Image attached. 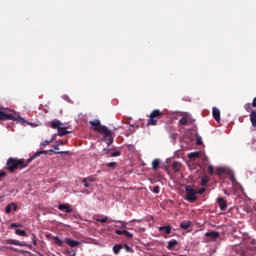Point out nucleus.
<instances>
[{
	"mask_svg": "<svg viewBox=\"0 0 256 256\" xmlns=\"http://www.w3.org/2000/svg\"><path fill=\"white\" fill-rule=\"evenodd\" d=\"M47 153H49L47 150L37 151L27 160L10 157L6 162V169L10 173H14V171H17V169H25V167H28L29 163H31L34 159H37V157H40V155H47Z\"/></svg>",
	"mask_w": 256,
	"mask_h": 256,
	"instance_id": "1",
	"label": "nucleus"
},
{
	"mask_svg": "<svg viewBox=\"0 0 256 256\" xmlns=\"http://www.w3.org/2000/svg\"><path fill=\"white\" fill-rule=\"evenodd\" d=\"M0 121H16V123H21V125H25V123H27V120L23 117L9 114L5 110H0Z\"/></svg>",
	"mask_w": 256,
	"mask_h": 256,
	"instance_id": "2",
	"label": "nucleus"
},
{
	"mask_svg": "<svg viewBox=\"0 0 256 256\" xmlns=\"http://www.w3.org/2000/svg\"><path fill=\"white\" fill-rule=\"evenodd\" d=\"M89 123L93 127L94 131H97L98 133L105 135V137H110V135H112L111 130H109L107 126L101 125V121L93 120V121H90Z\"/></svg>",
	"mask_w": 256,
	"mask_h": 256,
	"instance_id": "3",
	"label": "nucleus"
},
{
	"mask_svg": "<svg viewBox=\"0 0 256 256\" xmlns=\"http://www.w3.org/2000/svg\"><path fill=\"white\" fill-rule=\"evenodd\" d=\"M162 117L163 112L159 109H154L149 115V119L147 120V126L155 127L159 119H161Z\"/></svg>",
	"mask_w": 256,
	"mask_h": 256,
	"instance_id": "4",
	"label": "nucleus"
},
{
	"mask_svg": "<svg viewBox=\"0 0 256 256\" xmlns=\"http://www.w3.org/2000/svg\"><path fill=\"white\" fill-rule=\"evenodd\" d=\"M185 191H186L185 200L189 201V203H195V201H197L196 190L193 189V187H191V186H186Z\"/></svg>",
	"mask_w": 256,
	"mask_h": 256,
	"instance_id": "5",
	"label": "nucleus"
},
{
	"mask_svg": "<svg viewBox=\"0 0 256 256\" xmlns=\"http://www.w3.org/2000/svg\"><path fill=\"white\" fill-rule=\"evenodd\" d=\"M7 245H17L18 247H28L31 249V244H27L26 242H21L19 240H13V239H8L6 240Z\"/></svg>",
	"mask_w": 256,
	"mask_h": 256,
	"instance_id": "6",
	"label": "nucleus"
},
{
	"mask_svg": "<svg viewBox=\"0 0 256 256\" xmlns=\"http://www.w3.org/2000/svg\"><path fill=\"white\" fill-rule=\"evenodd\" d=\"M218 207L220 211H227V200L223 197L217 198Z\"/></svg>",
	"mask_w": 256,
	"mask_h": 256,
	"instance_id": "7",
	"label": "nucleus"
},
{
	"mask_svg": "<svg viewBox=\"0 0 256 256\" xmlns=\"http://www.w3.org/2000/svg\"><path fill=\"white\" fill-rule=\"evenodd\" d=\"M212 115H213V118L215 119V121H217V123H219V121H221V111L219 110V108L214 107L212 109Z\"/></svg>",
	"mask_w": 256,
	"mask_h": 256,
	"instance_id": "8",
	"label": "nucleus"
},
{
	"mask_svg": "<svg viewBox=\"0 0 256 256\" xmlns=\"http://www.w3.org/2000/svg\"><path fill=\"white\" fill-rule=\"evenodd\" d=\"M58 209L59 211H64V213H73V210L71 209V205L69 204H59Z\"/></svg>",
	"mask_w": 256,
	"mask_h": 256,
	"instance_id": "9",
	"label": "nucleus"
},
{
	"mask_svg": "<svg viewBox=\"0 0 256 256\" xmlns=\"http://www.w3.org/2000/svg\"><path fill=\"white\" fill-rule=\"evenodd\" d=\"M219 235L220 234L217 231H210V232L205 233V237H208L212 241H215V240L219 239Z\"/></svg>",
	"mask_w": 256,
	"mask_h": 256,
	"instance_id": "10",
	"label": "nucleus"
},
{
	"mask_svg": "<svg viewBox=\"0 0 256 256\" xmlns=\"http://www.w3.org/2000/svg\"><path fill=\"white\" fill-rule=\"evenodd\" d=\"M64 242L68 244L69 247H78V245H81V242L73 240L71 238H65Z\"/></svg>",
	"mask_w": 256,
	"mask_h": 256,
	"instance_id": "11",
	"label": "nucleus"
},
{
	"mask_svg": "<svg viewBox=\"0 0 256 256\" xmlns=\"http://www.w3.org/2000/svg\"><path fill=\"white\" fill-rule=\"evenodd\" d=\"M17 209H18L17 203L12 202L6 206L5 213L9 214L11 213V211H17Z\"/></svg>",
	"mask_w": 256,
	"mask_h": 256,
	"instance_id": "12",
	"label": "nucleus"
},
{
	"mask_svg": "<svg viewBox=\"0 0 256 256\" xmlns=\"http://www.w3.org/2000/svg\"><path fill=\"white\" fill-rule=\"evenodd\" d=\"M95 220L97 221V223H107V221H108V223H116L117 222V220H113V219L109 220V217H107V216H104L101 219L96 218Z\"/></svg>",
	"mask_w": 256,
	"mask_h": 256,
	"instance_id": "13",
	"label": "nucleus"
},
{
	"mask_svg": "<svg viewBox=\"0 0 256 256\" xmlns=\"http://www.w3.org/2000/svg\"><path fill=\"white\" fill-rule=\"evenodd\" d=\"M177 245H179V242L177 240H170L168 242L167 249L169 251H173V249H175V247H177Z\"/></svg>",
	"mask_w": 256,
	"mask_h": 256,
	"instance_id": "14",
	"label": "nucleus"
},
{
	"mask_svg": "<svg viewBox=\"0 0 256 256\" xmlns=\"http://www.w3.org/2000/svg\"><path fill=\"white\" fill-rule=\"evenodd\" d=\"M69 131H67V127H58V135L60 137H65V135H69Z\"/></svg>",
	"mask_w": 256,
	"mask_h": 256,
	"instance_id": "15",
	"label": "nucleus"
},
{
	"mask_svg": "<svg viewBox=\"0 0 256 256\" xmlns=\"http://www.w3.org/2000/svg\"><path fill=\"white\" fill-rule=\"evenodd\" d=\"M250 122H251L252 127H256V110L251 111Z\"/></svg>",
	"mask_w": 256,
	"mask_h": 256,
	"instance_id": "16",
	"label": "nucleus"
},
{
	"mask_svg": "<svg viewBox=\"0 0 256 256\" xmlns=\"http://www.w3.org/2000/svg\"><path fill=\"white\" fill-rule=\"evenodd\" d=\"M158 230L166 235H171V226H160Z\"/></svg>",
	"mask_w": 256,
	"mask_h": 256,
	"instance_id": "17",
	"label": "nucleus"
},
{
	"mask_svg": "<svg viewBox=\"0 0 256 256\" xmlns=\"http://www.w3.org/2000/svg\"><path fill=\"white\" fill-rule=\"evenodd\" d=\"M61 125H63V123H61V121L59 120L50 122V127H52V129H57V131L59 130V127H61Z\"/></svg>",
	"mask_w": 256,
	"mask_h": 256,
	"instance_id": "18",
	"label": "nucleus"
},
{
	"mask_svg": "<svg viewBox=\"0 0 256 256\" xmlns=\"http://www.w3.org/2000/svg\"><path fill=\"white\" fill-rule=\"evenodd\" d=\"M121 249H123V244H116L113 246V253L115 255H119V253L121 252Z\"/></svg>",
	"mask_w": 256,
	"mask_h": 256,
	"instance_id": "19",
	"label": "nucleus"
},
{
	"mask_svg": "<svg viewBox=\"0 0 256 256\" xmlns=\"http://www.w3.org/2000/svg\"><path fill=\"white\" fill-rule=\"evenodd\" d=\"M160 165H161V160L154 159L153 162H152V169H153V171H157V169H159Z\"/></svg>",
	"mask_w": 256,
	"mask_h": 256,
	"instance_id": "20",
	"label": "nucleus"
},
{
	"mask_svg": "<svg viewBox=\"0 0 256 256\" xmlns=\"http://www.w3.org/2000/svg\"><path fill=\"white\" fill-rule=\"evenodd\" d=\"M172 169L175 171V173H179V171H181V163L173 162Z\"/></svg>",
	"mask_w": 256,
	"mask_h": 256,
	"instance_id": "21",
	"label": "nucleus"
},
{
	"mask_svg": "<svg viewBox=\"0 0 256 256\" xmlns=\"http://www.w3.org/2000/svg\"><path fill=\"white\" fill-rule=\"evenodd\" d=\"M201 157L200 152H192L188 154V159H199Z\"/></svg>",
	"mask_w": 256,
	"mask_h": 256,
	"instance_id": "22",
	"label": "nucleus"
},
{
	"mask_svg": "<svg viewBox=\"0 0 256 256\" xmlns=\"http://www.w3.org/2000/svg\"><path fill=\"white\" fill-rule=\"evenodd\" d=\"M181 229L187 230L191 227V221H183L180 224Z\"/></svg>",
	"mask_w": 256,
	"mask_h": 256,
	"instance_id": "23",
	"label": "nucleus"
},
{
	"mask_svg": "<svg viewBox=\"0 0 256 256\" xmlns=\"http://www.w3.org/2000/svg\"><path fill=\"white\" fill-rule=\"evenodd\" d=\"M53 239L55 245H57L58 247H63V240L59 239L58 236H54Z\"/></svg>",
	"mask_w": 256,
	"mask_h": 256,
	"instance_id": "24",
	"label": "nucleus"
},
{
	"mask_svg": "<svg viewBox=\"0 0 256 256\" xmlns=\"http://www.w3.org/2000/svg\"><path fill=\"white\" fill-rule=\"evenodd\" d=\"M207 183H209V176H203L201 180L202 187H207Z\"/></svg>",
	"mask_w": 256,
	"mask_h": 256,
	"instance_id": "25",
	"label": "nucleus"
},
{
	"mask_svg": "<svg viewBox=\"0 0 256 256\" xmlns=\"http://www.w3.org/2000/svg\"><path fill=\"white\" fill-rule=\"evenodd\" d=\"M16 235H19L20 237H25L27 235V232L25 230L16 229L15 230Z\"/></svg>",
	"mask_w": 256,
	"mask_h": 256,
	"instance_id": "26",
	"label": "nucleus"
},
{
	"mask_svg": "<svg viewBox=\"0 0 256 256\" xmlns=\"http://www.w3.org/2000/svg\"><path fill=\"white\" fill-rule=\"evenodd\" d=\"M50 151V153H54V155H63V154H69V151H59V152H57V151H53V150H49Z\"/></svg>",
	"mask_w": 256,
	"mask_h": 256,
	"instance_id": "27",
	"label": "nucleus"
},
{
	"mask_svg": "<svg viewBox=\"0 0 256 256\" xmlns=\"http://www.w3.org/2000/svg\"><path fill=\"white\" fill-rule=\"evenodd\" d=\"M152 191H153V193H155V195H159V193L161 191V187H159V185H156L153 187Z\"/></svg>",
	"mask_w": 256,
	"mask_h": 256,
	"instance_id": "28",
	"label": "nucleus"
},
{
	"mask_svg": "<svg viewBox=\"0 0 256 256\" xmlns=\"http://www.w3.org/2000/svg\"><path fill=\"white\" fill-rule=\"evenodd\" d=\"M251 105H253V104H251V103H246V104L244 105V109H245V111H247V113H251Z\"/></svg>",
	"mask_w": 256,
	"mask_h": 256,
	"instance_id": "29",
	"label": "nucleus"
},
{
	"mask_svg": "<svg viewBox=\"0 0 256 256\" xmlns=\"http://www.w3.org/2000/svg\"><path fill=\"white\" fill-rule=\"evenodd\" d=\"M106 167H110L111 169H115V167L117 166V162H109L105 164Z\"/></svg>",
	"mask_w": 256,
	"mask_h": 256,
	"instance_id": "30",
	"label": "nucleus"
},
{
	"mask_svg": "<svg viewBox=\"0 0 256 256\" xmlns=\"http://www.w3.org/2000/svg\"><path fill=\"white\" fill-rule=\"evenodd\" d=\"M189 123V121L187 120V118L183 117L179 120V124L180 125H187Z\"/></svg>",
	"mask_w": 256,
	"mask_h": 256,
	"instance_id": "31",
	"label": "nucleus"
},
{
	"mask_svg": "<svg viewBox=\"0 0 256 256\" xmlns=\"http://www.w3.org/2000/svg\"><path fill=\"white\" fill-rule=\"evenodd\" d=\"M104 137H105V139H107V137H108L107 145L108 146L112 145V143H113V134H111L110 136H104Z\"/></svg>",
	"mask_w": 256,
	"mask_h": 256,
	"instance_id": "32",
	"label": "nucleus"
},
{
	"mask_svg": "<svg viewBox=\"0 0 256 256\" xmlns=\"http://www.w3.org/2000/svg\"><path fill=\"white\" fill-rule=\"evenodd\" d=\"M217 175H223L225 173V168L219 167L216 169Z\"/></svg>",
	"mask_w": 256,
	"mask_h": 256,
	"instance_id": "33",
	"label": "nucleus"
},
{
	"mask_svg": "<svg viewBox=\"0 0 256 256\" xmlns=\"http://www.w3.org/2000/svg\"><path fill=\"white\" fill-rule=\"evenodd\" d=\"M124 235L127 239H133V234L127 230L124 231Z\"/></svg>",
	"mask_w": 256,
	"mask_h": 256,
	"instance_id": "34",
	"label": "nucleus"
},
{
	"mask_svg": "<svg viewBox=\"0 0 256 256\" xmlns=\"http://www.w3.org/2000/svg\"><path fill=\"white\" fill-rule=\"evenodd\" d=\"M111 157H121V151L117 150L111 154Z\"/></svg>",
	"mask_w": 256,
	"mask_h": 256,
	"instance_id": "35",
	"label": "nucleus"
},
{
	"mask_svg": "<svg viewBox=\"0 0 256 256\" xmlns=\"http://www.w3.org/2000/svg\"><path fill=\"white\" fill-rule=\"evenodd\" d=\"M124 249L127 253H131L133 251V249L127 244L124 245Z\"/></svg>",
	"mask_w": 256,
	"mask_h": 256,
	"instance_id": "36",
	"label": "nucleus"
},
{
	"mask_svg": "<svg viewBox=\"0 0 256 256\" xmlns=\"http://www.w3.org/2000/svg\"><path fill=\"white\" fill-rule=\"evenodd\" d=\"M206 189L205 188H201L199 190H196V195H203V193H205Z\"/></svg>",
	"mask_w": 256,
	"mask_h": 256,
	"instance_id": "37",
	"label": "nucleus"
},
{
	"mask_svg": "<svg viewBox=\"0 0 256 256\" xmlns=\"http://www.w3.org/2000/svg\"><path fill=\"white\" fill-rule=\"evenodd\" d=\"M6 249H8L9 251H14V253H19V249L11 247V246L6 247Z\"/></svg>",
	"mask_w": 256,
	"mask_h": 256,
	"instance_id": "38",
	"label": "nucleus"
},
{
	"mask_svg": "<svg viewBox=\"0 0 256 256\" xmlns=\"http://www.w3.org/2000/svg\"><path fill=\"white\" fill-rule=\"evenodd\" d=\"M208 171H209L210 175H213V173H215V168L212 165H210V166H208Z\"/></svg>",
	"mask_w": 256,
	"mask_h": 256,
	"instance_id": "39",
	"label": "nucleus"
},
{
	"mask_svg": "<svg viewBox=\"0 0 256 256\" xmlns=\"http://www.w3.org/2000/svg\"><path fill=\"white\" fill-rule=\"evenodd\" d=\"M116 223H121V224H122V225L120 226V229H127V224H125V222L117 221V220H116Z\"/></svg>",
	"mask_w": 256,
	"mask_h": 256,
	"instance_id": "40",
	"label": "nucleus"
},
{
	"mask_svg": "<svg viewBox=\"0 0 256 256\" xmlns=\"http://www.w3.org/2000/svg\"><path fill=\"white\" fill-rule=\"evenodd\" d=\"M3 177H7V172L0 170V181L3 179Z\"/></svg>",
	"mask_w": 256,
	"mask_h": 256,
	"instance_id": "41",
	"label": "nucleus"
},
{
	"mask_svg": "<svg viewBox=\"0 0 256 256\" xmlns=\"http://www.w3.org/2000/svg\"><path fill=\"white\" fill-rule=\"evenodd\" d=\"M115 233H116V235H125V230L116 229Z\"/></svg>",
	"mask_w": 256,
	"mask_h": 256,
	"instance_id": "42",
	"label": "nucleus"
},
{
	"mask_svg": "<svg viewBox=\"0 0 256 256\" xmlns=\"http://www.w3.org/2000/svg\"><path fill=\"white\" fill-rule=\"evenodd\" d=\"M32 243L33 245H37V236L35 234H32Z\"/></svg>",
	"mask_w": 256,
	"mask_h": 256,
	"instance_id": "43",
	"label": "nucleus"
},
{
	"mask_svg": "<svg viewBox=\"0 0 256 256\" xmlns=\"http://www.w3.org/2000/svg\"><path fill=\"white\" fill-rule=\"evenodd\" d=\"M84 179H87L88 183H93L95 181V177H93V176H90V177H87Z\"/></svg>",
	"mask_w": 256,
	"mask_h": 256,
	"instance_id": "44",
	"label": "nucleus"
},
{
	"mask_svg": "<svg viewBox=\"0 0 256 256\" xmlns=\"http://www.w3.org/2000/svg\"><path fill=\"white\" fill-rule=\"evenodd\" d=\"M82 183L84 184V187H89V182L87 181V179H85V178H83V180H82Z\"/></svg>",
	"mask_w": 256,
	"mask_h": 256,
	"instance_id": "45",
	"label": "nucleus"
},
{
	"mask_svg": "<svg viewBox=\"0 0 256 256\" xmlns=\"http://www.w3.org/2000/svg\"><path fill=\"white\" fill-rule=\"evenodd\" d=\"M65 253H69L70 256H76L77 253L73 252V251H70V250H66Z\"/></svg>",
	"mask_w": 256,
	"mask_h": 256,
	"instance_id": "46",
	"label": "nucleus"
},
{
	"mask_svg": "<svg viewBox=\"0 0 256 256\" xmlns=\"http://www.w3.org/2000/svg\"><path fill=\"white\" fill-rule=\"evenodd\" d=\"M50 143H51V141L45 140L44 142H42V146L46 147V145H49Z\"/></svg>",
	"mask_w": 256,
	"mask_h": 256,
	"instance_id": "47",
	"label": "nucleus"
},
{
	"mask_svg": "<svg viewBox=\"0 0 256 256\" xmlns=\"http://www.w3.org/2000/svg\"><path fill=\"white\" fill-rule=\"evenodd\" d=\"M252 107H256V97L252 101Z\"/></svg>",
	"mask_w": 256,
	"mask_h": 256,
	"instance_id": "48",
	"label": "nucleus"
},
{
	"mask_svg": "<svg viewBox=\"0 0 256 256\" xmlns=\"http://www.w3.org/2000/svg\"><path fill=\"white\" fill-rule=\"evenodd\" d=\"M55 151H59V144L54 146Z\"/></svg>",
	"mask_w": 256,
	"mask_h": 256,
	"instance_id": "49",
	"label": "nucleus"
},
{
	"mask_svg": "<svg viewBox=\"0 0 256 256\" xmlns=\"http://www.w3.org/2000/svg\"><path fill=\"white\" fill-rule=\"evenodd\" d=\"M11 227H19V225H17V223H12Z\"/></svg>",
	"mask_w": 256,
	"mask_h": 256,
	"instance_id": "50",
	"label": "nucleus"
},
{
	"mask_svg": "<svg viewBox=\"0 0 256 256\" xmlns=\"http://www.w3.org/2000/svg\"><path fill=\"white\" fill-rule=\"evenodd\" d=\"M197 145H201V141L198 140V141H197Z\"/></svg>",
	"mask_w": 256,
	"mask_h": 256,
	"instance_id": "51",
	"label": "nucleus"
}]
</instances>
